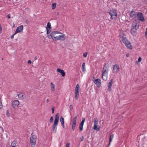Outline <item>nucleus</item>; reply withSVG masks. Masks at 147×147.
I'll return each instance as SVG.
<instances>
[{
  "label": "nucleus",
  "mask_w": 147,
  "mask_h": 147,
  "mask_svg": "<svg viewBox=\"0 0 147 147\" xmlns=\"http://www.w3.org/2000/svg\"><path fill=\"white\" fill-rule=\"evenodd\" d=\"M23 29V26L21 25L19 27H18L16 30L15 32V34H16L18 33L22 32Z\"/></svg>",
  "instance_id": "ddd939ff"
},
{
  "label": "nucleus",
  "mask_w": 147,
  "mask_h": 147,
  "mask_svg": "<svg viewBox=\"0 0 147 147\" xmlns=\"http://www.w3.org/2000/svg\"><path fill=\"white\" fill-rule=\"evenodd\" d=\"M2 29L1 24H0V33L2 32Z\"/></svg>",
  "instance_id": "c03bdc74"
},
{
  "label": "nucleus",
  "mask_w": 147,
  "mask_h": 147,
  "mask_svg": "<svg viewBox=\"0 0 147 147\" xmlns=\"http://www.w3.org/2000/svg\"><path fill=\"white\" fill-rule=\"evenodd\" d=\"M77 119V116H76L73 119L72 121V129L73 131L75 129L76 124V120Z\"/></svg>",
  "instance_id": "4468645a"
},
{
  "label": "nucleus",
  "mask_w": 147,
  "mask_h": 147,
  "mask_svg": "<svg viewBox=\"0 0 147 147\" xmlns=\"http://www.w3.org/2000/svg\"><path fill=\"white\" fill-rule=\"evenodd\" d=\"M83 125L80 124L79 126V128L80 131H82L83 130Z\"/></svg>",
  "instance_id": "2f4dec72"
},
{
  "label": "nucleus",
  "mask_w": 147,
  "mask_h": 147,
  "mask_svg": "<svg viewBox=\"0 0 147 147\" xmlns=\"http://www.w3.org/2000/svg\"><path fill=\"white\" fill-rule=\"evenodd\" d=\"M50 86L51 90L52 91H54L55 90V85L52 82L51 83Z\"/></svg>",
  "instance_id": "5701e85b"
},
{
  "label": "nucleus",
  "mask_w": 147,
  "mask_h": 147,
  "mask_svg": "<svg viewBox=\"0 0 147 147\" xmlns=\"http://www.w3.org/2000/svg\"><path fill=\"white\" fill-rule=\"evenodd\" d=\"M60 121L61 122L62 126L63 128H64L65 126H64V119L63 117L62 116L61 117H60Z\"/></svg>",
  "instance_id": "aec40b11"
},
{
  "label": "nucleus",
  "mask_w": 147,
  "mask_h": 147,
  "mask_svg": "<svg viewBox=\"0 0 147 147\" xmlns=\"http://www.w3.org/2000/svg\"><path fill=\"white\" fill-rule=\"evenodd\" d=\"M126 56H127V57H128V54H127V55H126Z\"/></svg>",
  "instance_id": "864d4df0"
},
{
  "label": "nucleus",
  "mask_w": 147,
  "mask_h": 147,
  "mask_svg": "<svg viewBox=\"0 0 147 147\" xmlns=\"http://www.w3.org/2000/svg\"><path fill=\"white\" fill-rule=\"evenodd\" d=\"M137 12L134 11H131L130 13V17L132 19H135L137 18Z\"/></svg>",
  "instance_id": "9d476101"
},
{
  "label": "nucleus",
  "mask_w": 147,
  "mask_h": 147,
  "mask_svg": "<svg viewBox=\"0 0 147 147\" xmlns=\"http://www.w3.org/2000/svg\"><path fill=\"white\" fill-rule=\"evenodd\" d=\"M146 32L145 33V34L146 35H147V27L146 28Z\"/></svg>",
  "instance_id": "09e8293b"
},
{
  "label": "nucleus",
  "mask_w": 147,
  "mask_h": 147,
  "mask_svg": "<svg viewBox=\"0 0 147 147\" xmlns=\"http://www.w3.org/2000/svg\"><path fill=\"white\" fill-rule=\"evenodd\" d=\"M56 7V3H54L52 4V8L53 9H55Z\"/></svg>",
  "instance_id": "c85d7f7f"
},
{
  "label": "nucleus",
  "mask_w": 147,
  "mask_h": 147,
  "mask_svg": "<svg viewBox=\"0 0 147 147\" xmlns=\"http://www.w3.org/2000/svg\"><path fill=\"white\" fill-rule=\"evenodd\" d=\"M107 75H103L102 74V78L103 80L106 81L107 79Z\"/></svg>",
  "instance_id": "b1692460"
},
{
  "label": "nucleus",
  "mask_w": 147,
  "mask_h": 147,
  "mask_svg": "<svg viewBox=\"0 0 147 147\" xmlns=\"http://www.w3.org/2000/svg\"><path fill=\"white\" fill-rule=\"evenodd\" d=\"M59 117V113H57L55 117V119L54 121V123H58Z\"/></svg>",
  "instance_id": "f3484780"
},
{
  "label": "nucleus",
  "mask_w": 147,
  "mask_h": 147,
  "mask_svg": "<svg viewBox=\"0 0 147 147\" xmlns=\"http://www.w3.org/2000/svg\"><path fill=\"white\" fill-rule=\"evenodd\" d=\"M37 59V57H34V59H35V60H36V59Z\"/></svg>",
  "instance_id": "3c124183"
},
{
  "label": "nucleus",
  "mask_w": 147,
  "mask_h": 147,
  "mask_svg": "<svg viewBox=\"0 0 147 147\" xmlns=\"http://www.w3.org/2000/svg\"><path fill=\"white\" fill-rule=\"evenodd\" d=\"M113 82V79H111L110 80V81L109 82L108 84V90L109 92H111V87L112 86V85Z\"/></svg>",
  "instance_id": "dca6fc26"
},
{
  "label": "nucleus",
  "mask_w": 147,
  "mask_h": 147,
  "mask_svg": "<svg viewBox=\"0 0 147 147\" xmlns=\"http://www.w3.org/2000/svg\"><path fill=\"white\" fill-rule=\"evenodd\" d=\"M108 69H105V67H104L103 69V73L102 74L103 75H107V76Z\"/></svg>",
  "instance_id": "6ab92c4d"
},
{
  "label": "nucleus",
  "mask_w": 147,
  "mask_h": 147,
  "mask_svg": "<svg viewBox=\"0 0 147 147\" xmlns=\"http://www.w3.org/2000/svg\"><path fill=\"white\" fill-rule=\"evenodd\" d=\"M137 17H138V19L141 22H144V21L145 19L143 13L142 12H137Z\"/></svg>",
  "instance_id": "0eeeda50"
},
{
  "label": "nucleus",
  "mask_w": 147,
  "mask_h": 147,
  "mask_svg": "<svg viewBox=\"0 0 147 147\" xmlns=\"http://www.w3.org/2000/svg\"><path fill=\"white\" fill-rule=\"evenodd\" d=\"M19 104V102L18 100H14L12 103V106L13 108H17Z\"/></svg>",
  "instance_id": "f8f14e48"
},
{
  "label": "nucleus",
  "mask_w": 147,
  "mask_h": 147,
  "mask_svg": "<svg viewBox=\"0 0 147 147\" xmlns=\"http://www.w3.org/2000/svg\"><path fill=\"white\" fill-rule=\"evenodd\" d=\"M87 53L85 52L83 53V56L84 57H87Z\"/></svg>",
  "instance_id": "72a5a7b5"
},
{
  "label": "nucleus",
  "mask_w": 147,
  "mask_h": 147,
  "mask_svg": "<svg viewBox=\"0 0 147 147\" xmlns=\"http://www.w3.org/2000/svg\"><path fill=\"white\" fill-rule=\"evenodd\" d=\"M136 29H131V34L133 36H135L136 34Z\"/></svg>",
  "instance_id": "4be33fe9"
},
{
  "label": "nucleus",
  "mask_w": 147,
  "mask_h": 147,
  "mask_svg": "<svg viewBox=\"0 0 147 147\" xmlns=\"http://www.w3.org/2000/svg\"><path fill=\"white\" fill-rule=\"evenodd\" d=\"M57 70L58 72L60 73L61 74L62 76H65V73L63 70L59 68H58Z\"/></svg>",
  "instance_id": "a211bd4d"
},
{
  "label": "nucleus",
  "mask_w": 147,
  "mask_h": 147,
  "mask_svg": "<svg viewBox=\"0 0 147 147\" xmlns=\"http://www.w3.org/2000/svg\"><path fill=\"white\" fill-rule=\"evenodd\" d=\"M124 34L123 33H121L120 34V37L121 38H122V39L123 38H125V37H124Z\"/></svg>",
  "instance_id": "c756f323"
},
{
  "label": "nucleus",
  "mask_w": 147,
  "mask_h": 147,
  "mask_svg": "<svg viewBox=\"0 0 147 147\" xmlns=\"http://www.w3.org/2000/svg\"><path fill=\"white\" fill-rule=\"evenodd\" d=\"M69 108L71 111L73 109V106L72 105H70L69 106Z\"/></svg>",
  "instance_id": "58836bf2"
},
{
  "label": "nucleus",
  "mask_w": 147,
  "mask_h": 147,
  "mask_svg": "<svg viewBox=\"0 0 147 147\" xmlns=\"http://www.w3.org/2000/svg\"><path fill=\"white\" fill-rule=\"evenodd\" d=\"M10 147H16V144L15 142H13L11 143Z\"/></svg>",
  "instance_id": "bb28decb"
},
{
  "label": "nucleus",
  "mask_w": 147,
  "mask_h": 147,
  "mask_svg": "<svg viewBox=\"0 0 147 147\" xmlns=\"http://www.w3.org/2000/svg\"><path fill=\"white\" fill-rule=\"evenodd\" d=\"M111 16V19L113 20H115L117 18V14L116 11L114 10H111L109 12Z\"/></svg>",
  "instance_id": "7ed1b4c3"
},
{
  "label": "nucleus",
  "mask_w": 147,
  "mask_h": 147,
  "mask_svg": "<svg viewBox=\"0 0 147 147\" xmlns=\"http://www.w3.org/2000/svg\"><path fill=\"white\" fill-rule=\"evenodd\" d=\"M53 117H51L50 119V122L51 123H52L53 122Z\"/></svg>",
  "instance_id": "f704fd0d"
},
{
  "label": "nucleus",
  "mask_w": 147,
  "mask_h": 147,
  "mask_svg": "<svg viewBox=\"0 0 147 147\" xmlns=\"http://www.w3.org/2000/svg\"><path fill=\"white\" fill-rule=\"evenodd\" d=\"M58 125V123H54L52 126V130L53 131L56 133L57 132V127Z\"/></svg>",
  "instance_id": "2eb2a0df"
},
{
  "label": "nucleus",
  "mask_w": 147,
  "mask_h": 147,
  "mask_svg": "<svg viewBox=\"0 0 147 147\" xmlns=\"http://www.w3.org/2000/svg\"><path fill=\"white\" fill-rule=\"evenodd\" d=\"M114 137V134H112L110 135L109 138V143L112 142V140Z\"/></svg>",
  "instance_id": "393cba45"
},
{
  "label": "nucleus",
  "mask_w": 147,
  "mask_h": 147,
  "mask_svg": "<svg viewBox=\"0 0 147 147\" xmlns=\"http://www.w3.org/2000/svg\"><path fill=\"white\" fill-rule=\"evenodd\" d=\"M84 139V138L83 136H82L80 138L81 141H82Z\"/></svg>",
  "instance_id": "37998d69"
},
{
  "label": "nucleus",
  "mask_w": 147,
  "mask_h": 147,
  "mask_svg": "<svg viewBox=\"0 0 147 147\" xmlns=\"http://www.w3.org/2000/svg\"><path fill=\"white\" fill-rule=\"evenodd\" d=\"M119 66L118 65H115L112 70L113 73V74H117L119 71Z\"/></svg>",
  "instance_id": "1a4fd4ad"
},
{
  "label": "nucleus",
  "mask_w": 147,
  "mask_h": 147,
  "mask_svg": "<svg viewBox=\"0 0 147 147\" xmlns=\"http://www.w3.org/2000/svg\"><path fill=\"white\" fill-rule=\"evenodd\" d=\"M85 121V118H83L82 119V121L81 122V123H80V124L83 125H84V122Z\"/></svg>",
  "instance_id": "7c9ffc66"
},
{
  "label": "nucleus",
  "mask_w": 147,
  "mask_h": 147,
  "mask_svg": "<svg viewBox=\"0 0 147 147\" xmlns=\"http://www.w3.org/2000/svg\"><path fill=\"white\" fill-rule=\"evenodd\" d=\"M46 28V29H50L51 28V24L49 22L47 23V26Z\"/></svg>",
  "instance_id": "a878e982"
},
{
  "label": "nucleus",
  "mask_w": 147,
  "mask_h": 147,
  "mask_svg": "<svg viewBox=\"0 0 147 147\" xmlns=\"http://www.w3.org/2000/svg\"><path fill=\"white\" fill-rule=\"evenodd\" d=\"M16 34H15V33L13 35H12L11 37V39H13V37H14V36Z\"/></svg>",
  "instance_id": "79ce46f5"
},
{
  "label": "nucleus",
  "mask_w": 147,
  "mask_h": 147,
  "mask_svg": "<svg viewBox=\"0 0 147 147\" xmlns=\"http://www.w3.org/2000/svg\"><path fill=\"white\" fill-rule=\"evenodd\" d=\"M46 101H47V102H48L49 101V100L48 99H47V100Z\"/></svg>",
  "instance_id": "8fccbe9b"
},
{
  "label": "nucleus",
  "mask_w": 147,
  "mask_h": 147,
  "mask_svg": "<svg viewBox=\"0 0 147 147\" xmlns=\"http://www.w3.org/2000/svg\"><path fill=\"white\" fill-rule=\"evenodd\" d=\"M92 81L98 88L100 87L101 84V80L99 79L98 78L95 80H92Z\"/></svg>",
  "instance_id": "9b49d317"
},
{
  "label": "nucleus",
  "mask_w": 147,
  "mask_h": 147,
  "mask_svg": "<svg viewBox=\"0 0 147 147\" xmlns=\"http://www.w3.org/2000/svg\"><path fill=\"white\" fill-rule=\"evenodd\" d=\"M53 113H54V107H53L51 109Z\"/></svg>",
  "instance_id": "ea45409f"
},
{
  "label": "nucleus",
  "mask_w": 147,
  "mask_h": 147,
  "mask_svg": "<svg viewBox=\"0 0 147 147\" xmlns=\"http://www.w3.org/2000/svg\"><path fill=\"white\" fill-rule=\"evenodd\" d=\"M94 126L93 129L96 130L97 131H99L100 130V127L98 128V119L96 117H95L94 119Z\"/></svg>",
  "instance_id": "39448f33"
},
{
  "label": "nucleus",
  "mask_w": 147,
  "mask_h": 147,
  "mask_svg": "<svg viewBox=\"0 0 147 147\" xmlns=\"http://www.w3.org/2000/svg\"><path fill=\"white\" fill-rule=\"evenodd\" d=\"M66 147H70L69 144V143H67L66 145Z\"/></svg>",
  "instance_id": "a19ab883"
},
{
  "label": "nucleus",
  "mask_w": 147,
  "mask_h": 147,
  "mask_svg": "<svg viewBox=\"0 0 147 147\" xmlns=\"http://www.w3.org/2000/svg\"><path fill=\"white\" fill-rule=\"evenodd\" d=\"M18 96L19 98L21 99H24L25 98V96L24 94L22 93H20L18 94Z\"/></svg>",
  "instance_id": "412c9836"
},
{
  "label": "nucleus",
  "mask_w": 147,
  "mask_h": 147,
  "mask_svg": "<svg viewBox=\"0 0 147 147\" xmlns=\"http://www.w3.org/2000/svg\"><path fill=\"white\" fill-rule=\"evenodd\" d=\"M93 80H95V77H93Z\"/></svg>",
  "instance_id": "603ef678"
},
{
  "label": "nucleus",
  "mask_w": 147,
  "mask_h": 147,
  "mask_svg": "<svg viewBox=\"0 0 147 147\" xmlns=\"http://www.w3.org/2000/svg\"><path fill=\"white\" fill-rule=\"evenodd\" d=\"M47 30V34H48L50 32L51 30H50L49 29H46Z\"/></svg>",
  "instance_id": "c9c22d12"
},
{
  "label": "nucleus",
  "mask_w": 147,
  "mask_h": 147,
  "mask_svg": "<svg viewBox=\"0 0 147 147\" xmlns=\"http://www.w3.org/2000/svg\"><path fill=\"white\" fill-rule=\"evenodd\" d=\"M7 18L8 19L10 18V14H9L7 15Z\"/></svg>",
  "instance_id": "de8ad7c7"
},
{
  "label": "nucleus",
  "mask_w": 147,
  "mask_h": 147,
  "mask_svg": "<svg viewBox=\"0 0 147 147\" xmlns=\"http://www.w3.org/2000/svg\"><path fill=\"white\" fill-rule=\"evenodd\" d=\"M122 41L127 48L130 49H132V47L131 43L126 38H123L122 40Z\"/></svg>",
  "instance_id": "20e7f679"
},
{
  "label": "nucleus",
  "mask_w": 147,
  "mask_h": 147,
  "mask_svg": "<svg viewBox=\"0 0 147 147\" xmlns=\"http://www.w3.org/2000/svg\"><path fill=\"white\" fill-rule=\"evenodd\" d=\"M142 1L144 3L147 4V0H142Z\"/></svg>",
  "instance_id": "4c0bfd02"
},
{
  "label": "nucleus",
  "mask_w": 147,
  "mask_h": 147,
  "mask_svg": "<svg viewBox=\"0 0 147 147\" xmlns=\"http://www.w3.org/2000/svg\"><path fill=\"white\" fill-rule=\"evenodd\" d=\"M3 105L2 104L0 100V109L3 108Z\"/></svg>",
  "instance_id": "e433bc0d"
},
{
  "label": "nucleus",
  "mask_w": 147,
  "mask_h": 147,
  "mask_svg": "<svg viewBox=\"0 0 147 147\" xmlns=\"http://www.w3.org/2000/svg\"><path fill=\"white\" fill-rule=\"evenodd\" d=\"M14 27V25L13 26V27Z\"/></svg>",
  "instance_id": "5fc2aeb1"
},
{
  "label": "nucleus",
  "mask_w": 147,
  "mask_h": 147,
  "mask_svg": "<svg viewBox=\"0 0 147 147\" xmlns=\"http://www.w3.org/2000/svg\"><path fill=\"white\" fill-rule=\"evenodd\" d=\"M36 139V136L34 134L33 132H32L31 136L30 138V144L32 147H34L35 146Z\"/></svg>",
  "instance_id": "f03ea898"
},
{
  "label": "nucleus",
  "mask_w": 147,
  "mask_h": 147,
  "mask_svg": "<svg viewBox=\"0 0 147 147\" xmlns=\"http://www.w3.org/2000/svg\"><path fill=\"white\" fill-rule=\"evenodd\" d=\"M85 63H84L82 65V70L83 71H84L85 70Z\"/></svg>",
  "instance_id": "cd10ccee"
},
{
  "label": "nucleus",
  "mask_w": 147,
  "mask_h": 147,
  "mask_svg": "<svg viewBox=\"0 0 147 147\" xmlns=\"http://www.w3.org/2000/svg\"><path fill=\"white\" fill-rule=\"evenodd\" d=\"M6 115L8 117H9L10 115V113H9V111L8 110H7L6 111Z\"/></svg>",
  "instance_id": "473e14b6"
},
{
  "label": "nucleus",
  "mask_w": 147,
  "mask_h": 147,
  "mask_svg": "<svg viewBox=\"0 0 147 147\" xmlns=\"http://www.w3.org/2000/svg\"><path fill=\"white\" fill-rule=\"evenodd\" d=\"M139 24L137 22L136 20H135L133 22L131 29L137 30L139 28Z\"/></svg>",
  "instance_id": "6e6552de"
},
{
  "label": "nucleus",
  "mask_w": 147,
  "mask_h": 147,
  "mask_svg": "<svg viewBox=\"0 0 147 147\" xmlns=\"http://www.w3.org/2000/svg\"><path fill=\"white\" fill-rule=\"evenodd\" d=\"M28 64H31L32 62L30 60H29L28 61Z\"/></svg>",
  "instance_id": "49530a36"
},
{
  "label": "nucleus",
  "mask_w": 147,
  "mask_h": 147,
  "mask_svg": "<svg viewBox=\"0 0 147 147\" xmlns=\"http://www.w3.org/2000/svg\"><path fill=\"white\" fill-rule=\"evenodd\" d=\"M62 34L61 32L55 31L52 32L51 34L48 35V36L49 38H52L55 40H63L65 39V35Z\"/></svg>",
  "instance_id": "f257e3e1"
},
{
  "label": "nucleus",
  "mask_w": 147,
  "mask_h": 147,
  "mask_svg": "<svg viewBox=\"0 0 147 147\" xmlns=\"http://www.w3.org/2000/svg\"><path fill=\"white\" fill-rule=\"evenodd\" d=\"M80 85L79 84H77L75 88V97L76 100H78L79 97V93L80 91Z\"/></svg>",
  "instance_id": "423d86ee"
},
{
  "label": "nucleus",
  "mask_w": 147,
  "mask_h": 147,
  "mask_svg": "<svg viewBox=\"0 0 147 147\" xmlns=\"http://www.w3.org/2000/svg\"><path fill=\"white\" fill-rule=\"evenodd\" d=\"M141 58L140 57H139L138 59V61L139 62L141 61Z\"/></svg>",
  "instance_id": "a18cd8bd"
}]
</instances>
